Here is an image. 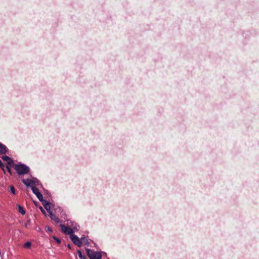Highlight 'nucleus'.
Here are the masks:
<instances>
[{"label": "nucleus", "instance_id": "nucleus-1", "mask_svg": "<svg viewBox=\"0 0 259 259\" xmlns=\"http://www.w3.org/2000/svg\"><path fill=\"white\" fill-rule=\"evenodd\" d=\"M13 167L19 175H24L27 174L30 171L29 167L24 164H15Z\"/></svg>", "mask_w": 259, "mask_h": 259}, {"label": "nucleus", "instance_id": "nucleus-2", "mask_svg": "<svg viewBox=\"0 0 259 259\" xmlns=\"http://www.w3.org/2000/svg\"><path fill=\"white\" fill-rule=\"evenodd\" d=\"M88 256L90 259H101L102 255L100 252L95 251L90 249H86Z\"/></svg>", "mask_w": 259, "mask_h": 259}, {"label": "nucleus", "instance_id": "nucleus-3", "mask_svg": "<svg viewBox=\"0 0 259 259\" xmlns=\"http://www.w3.org/2000/svg\"><path fill=\"white\" fill-rule=\"evenodd\" d=\"M70 238L74 244L76 245L78 247L82 246V241L76 235L74 234L71 235H70Z\"/></svg>", "mask_w": 259, "mask_h": 259}, {"label": "nucleus", "instance_id": "nucleus-4", "mask_svg": "<svg viewBox=\"0 0 259 259\" xmlns=\"http://www.w3.org/2000/svg\"><path fill=\"white\" fill-rule=\"evenodd\" d=\"M31 190L33 193L36 195L37 198L38 199V200L40 201H42L44 200L43 196L39 192L38 189L35 186H32Z\"/></svg>", "mask_w": 259, "mask_h": 259}, {"label": "nucleus", "instance_id": "nucleus-5", "mask_svg": "<svg viewBox=\"0 0 259 259\" xmlns=\"http://www.w3.org/2000/svg\"><path fill=\"white\" fill-rule=\"evenodd\" d=\"M60 226L61 227V231L63 232H64V233H65L66 234L70 235L73 234L74 231L71 228L66 227L64 225H62V224L60 225Z\"/></svg>", "mask_w": 259, "mask_h": 259}, {"label": "nucleus", "instance_id": "nucleus-6", "mask_svg": "<svg viewBox=\"0 0 259 259\" xmlns=\"http://www.w3.org/2000/svg\"><path fill=\"white\" fill-rule=\"evenodd\" d=\"M2 159L7 162L8 165H9L11 167H13L14 166L15 163L14 161L9 156H3L2 157Z\"/></svg>", "mask_w": 259, "mask_h": 259}, {"label": "nucleus", "instance_id": "nucleus-7", "mask_svg": "<svg viewBox=\"0 0 259 259\" xmlns=\"http://www.w3.org/2000/svg\"><path fill=\"white\" fill-rule=\"evenodd\" d=\"M8 151V148L0 142V154H5Z\"/></svg>", "mask_w": 259, "mask_h": 259}, {"label": "nucleus", "instance_id": "nucleus-8", "mask_svg": "<svg viewBox=\"0 0 259 259\" xmlns=\"http://www.w3.org/2000/svg\"><path fill=\"white\" fill-rule=\"evenodd\" d=\"M22 181L23 183V184L27 187H31V185L34 184L33 181L30 179H23Z\"/></svg>", "mask_w": 259, "mask_h": 259}, {"label": "nucleus", "instance_id": "nucleus-9", "mask_svg": "<svg viewBox=\"0 0 259 259\" xmlns=\"http://www.w3.org/2000/svg\"><path fill=\"white\" fill-rule=\"evenodd\" d=\"M45 207V208L48 211V212L50 213V212H51L50 210L51 206L50 203L47 202L45 200H43L42 201H41Z\"/></svg>", "mask_w": 259, "mask_h": 259}, {"label": "nucleus", "instance_id": "nucleus-10", "mask_svg": "<svg viewBox=\"0 0 259 259\" xmlns=\"http://www.w3.org/2000/svg\"><path fill=\"white\" fill-rule=\"evenodd\" d=\"M50 214L51 219L54 221L56 223L58 224L61 222L60 220L55 215L53 214L52 212H50Z\"/></svg>", "mask_w": 259, "mask_h": 259}, {"label": "nucleus", "instance_id": "nucleus-11", "mask_svg": "<svg viewBox=\"0 0 259 259\" xmlns=\"http://www.w3.org/2000/svg\"><path fill=\"white\" fill-rule=\"evenodd\" d=\"M31 245H32V243L31 242H29V241H28L27 242H26L24 245H23V246L24 248H27V249H29V248H30L31 246Z\"/></svg>", "mask_w": 259, "mask_h": 259}, {"label": "nucleus", "instance_id": "nucleus-12", "mask_svg": "<svg viewBox=\"0 0 259 259\" xmlns=\"http://www.w3.org/2000/svg\"><path fill=\"white\" fill-rule=\"evenodd\" d=\"M18 211L22 214H25V210H24V208L20 205H19L18 206Z\"/></svg>", "mask_w": 259, "mask_h": 259}, {"label": "nucleus", "instance_id": "nucleus-13", "mask_svg": "<svg viewBox=\"0 0 259 259\" xmlns=\"http://www.w3.org/2000/svg\"><path fill=\"white\" fill-rule=\"evenodd\" d=\"M77 254L79 259H85V256L82 255L81 252L79 250L77 251Z\"/></svg>", "mask_w": 259, "mask_h": 259}, {"label": "nucleus", "instance_id": "nucleus-14", "mask_svg": "<svg viewBox=\"0 0 259 259\" xmlns=\"http://www.w3.org/2000/svg\"><path fill=\"white\" fill-rule=\"evenodd\" d=\"M10 191L11 193H12L13 194H15V187L13 186H10Z\"/></svg>", "mask_w": 259, "mask_h": 259}, {"label": "nucleus", "instance_id": "nucleus-15", "mask_svg": "<svg viewBox=\"0 0 259 259\" xmlns=\"http://www.w3.org/2000/svg\"><path fill=\"white\" fill-rule=\"evenodd\" d=\"M0 167L1 168V169L4 171L5 172V165H4V164L3 163V162H2L1 160L0 159Z\"/></svg>", "mask_w": 259, "mask_h": 259}, {"label": "nucleus", "instance_id": "nucleus-16", "mask_svg": "<svg viewBox=\"0 0 259 259\" xmlns=\"http://www.w3.org/2000/svg\"><path fill=\"white\" fill-rule=\"evenodd\" d=\"M53 239L57 242L58 244H60L61 242L60 240L55 236L53 237Z\"/></svg>", "mask_w": 259, "mask_h": 259}, {"label": "nucleus", "instance_id": "nucleus-17", "mask_svg": "<svg viewBox=\"0 0 259 259\" xmlns=\"http://www.w3.org/2000/svg\"><path fill=\"white\" fill-rule=\"evenodd\" d=\"M10 167L11 166H10L9 165H7L6 168H7L8 171L9 172V173L12 175V172H11V170L10 169Z\"/></svg>", "mask_w": 259, "mask_h": 259}, {"label": "nucleus", "instance_id": "nucleus-18", "mask_svg": "<svg viewBox=\"0 0 259 259\" xmlns=\"http://www.w3.org/2000/svg\"><path fill=\"white\" fill-rule=\"evenodd\" d=\"M46 230L47 232H52L53 231L52 229L50 227H49V226H47L46 227Z\"/></svg>", "mask_w": 259, "mask_h": 259}, {"label": "nucleus", "instance_id": "nucleus-19", "mask_svg": "<svg viewBox=\"0 0 259 259\" xmlns=\"http://www.w3.org/2000/svg\"><path fill=\"white\" fill-rule=\"evenodd\" d=\"M39 208H40V209L41 210V211H42L44 213H45V210L43 209V208H42L41 206H40V207H39Z\"/></svg>", "mask_w": 259, "mask_h": 259}, {"label": "nucleus", "instance_id": "nucleus-20", "mask_svg": "<svg viewBox=\"0 0 259 259\" xmlns=\"http://www.w3.org/2000/svg\"><path fill=\"white\" fill-rule=\"evenodd\" d=\"M29 222H30V221H28V222H27V223H26V224H25V227L26 228H27V224H28V223H29Z\"/></svg>", "mask_w": 259, "mask_h": 259}, {"label": "nucleus", "instance_id": "nucleus-21", "mask_svg": "<svg viewBox=\"0 0 259 259\" xmlns=\"http://www.w3.org/2000/svg\"><path fill=\"white\" fill-rule=\"evenodd\" d=\"M68 248H71V247H70V245H68Z\"/></svg>", "mask_w": 259, "mask_h": 259}]
</instances>
